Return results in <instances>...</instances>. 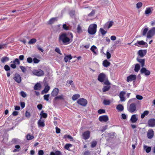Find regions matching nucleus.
I'll use <instances>...</instances> for the list:
<instances>
[{"instance_id":"obj_3","label":"nucleus","mask_w":155,"mask_h":155,"mask_svg":"<svg viewBox=\"0 0 155 155\" xmlns=\"http://www.w3.org/2000/svg\"><path fill=\"white\" fill-rule=\"evenodd\" d=\"M97 80L101 82H104L107 81H108L106 75L103 73H100L98 76Z\"/></svg>"},{"instance_id":"obj_4","label":"nucleus","mask_w":155,"mask_h":155,"mask_svg":"<svg viewBox=\"0 0 155 155\" xmlns=\"http://www.w3.org/2000/svg\"><path fill=\"white\" fill-rule=\"evenodd\" d=\"M155 35V27L152 28L147 32V38H151Z\"/></svg>"},{"instance_id":"obj_31","label":"nucleus","mask_w":155,"mask_h":155,"mask_svg":"<svg viewBox=\"0 0 155 155\" xmlns=\"http://www.w3.org/2000/svg\"><path fill=\"white\" fill-rule=\"evenodd\" d=\"M40 115L41 116V117L40 119H41L42 117L46 118L47 117V114L46 113H44V111L43 110H42L40 114Z\"/></svg>"},{"instance_id":"obj_34","label":"nucleus","mask_w":155,"mask_h":155,"mask_svg":"<svg viewBox=\"0 0 155 155\" xmlns=\"http://www.w3.org/2000/svg\"><path fill=\"white\" fill-rule=\"evenodd\" d=\"M149 113V112L148 110L145 111L143 114H142L141 116V118L142 119H143L144 118L145 116L147 115Z\"/></svg>"},{"instance_id":"obj_9","label":"nucleus","mask_w":155,"mask_h":155,"mask_svg":"<svg viewBox=\"0 0 155 155\" xmlns=\"http://www.w3.org/2000/svg\"><path fill=\"white\" fill-rule=\"evenodd\" d=\"M134 45L138 47H140V45H143V47L147 48L148 47L147 44L143 40L137 41V43H135Z\"/></svg>"},{"instance_id":"obj_8","label":"nucleus","mask_w":155,"mask_h":155,"mask_svg":"<svg viewBox=\"0 0 155 155\" xmlns=\"http://www.w3.org/2000/svg\"><path fill=\"white\" fill-rule=\"evenodd\" d=\"M136 109V105L134 103L131 104L129 107H127V110L131 113H134Z\"/></svg>"},{"instance_id":"obj_64","label":"nucleus","mask_w":155,"mask_h":155,"mask_svg":"<svg viewBox=\"0 0 155 155\" xmlns=\"http://www.w3.org/2000/svg\"><path fill=\"white\" fill-rule=\"evenodd\" d=\"M44 154V152L43 150H40L38 151V155H43Z\"/></svg>"},{"instance_id":"obj_24","label":"nucleus","mask_w":155,"mask_h":155,"mask_svg":"<svg viewBox=\"0 0 155 155\" xmlns=\"http://www.w3.org/2000/svg\"><path fill=\"white\" fill-rule=\"evenodd\" d=\"M9 60V57L7 56H5L3 57L1 59V61L2 63H5V62L8 61Z\"/></svg>"},{"instance_id":"obj_20","label":"nucleus","mask_w":155,"mask_h":155,"mask_svg":"<svg viewBox=\"0 0 155 155\" xmlns=\"http://www.w3.org/2000/svg\"><path fill=\"white\" fill-rule=\"evenodd\" d=\"M41 88V86L40 83H37L35 84L34 89L35 90H40Z\"/></svg>"},{"instance_id":"obj_1","label":"nucleus","mask_w":155,"mask_h":155,"mask_svg":"<svg viewBox=\"0 0 155 155\" xmlns=\"http://www.w3.org/2000/svg\"><path fill=\"white\" fill-rule=\"evenodd\" d=\"M70 38L68 37V34L65 33H61L59 35L58 38V42L61 44L67 45L72 41L73 35L72 33L70 34Z\"/></svg>"},{"instance_id":"obj_49","label":"nucleus","mask_w":155,"mask_h":155,"mask_svg":"<svg viewBox=\"0 0 155 155\" xmlns=\"http://www.w3.org/2000/svg\"><path fill=\"white\" fill-rule=\"evenodd\" d=\"M63 28L65 30H69V28L66 24H64L63 25Z\"/></svg>"},{"instance_id":"obj_6","label":"nucleus","mask_w":155,"mask_h":155,"mask_svg":"<svg viewBox=\"0 0 155 155\" xmlns=\"http://www.w3.org/2000/svg\"><path fill=\"white\" fill-rule=\"evenodd\" d=\"M77 102L79 104L84 107L86 106L87 103V101L83 98L79 99Z\"/></svg>"},{"instance_id":"obj_53","label":"nucleus","mask_w":155,"mask_h":155,"mask_svg":"<svg viewBox=\"0 0 155 155\" xmlns=\"http://www.w3.org/2000/svg\"><path fill=\"white\" fill-rule=\"evenodd\" d=\"M27 62L29 63H31L33 61V59L29 57L27 58Z\"/></svg>"},{"instance_id":"obj_25","label":"nucleus","mask_w":155,"mask_h":155,"mask_svg":"<svg viewBox=\"0 0 155 155\" xmlns=\"http://www.w3.org/2000/svg\"><path fill=\"white\" fill-rule=\"evenodd\" d=\"M153 8L151 7H150L147 8H146L145 11V14L146 15H148L149 14H150L152 13V10Z\"/></svg>"},{"instance_id":"obj_50","label":"nucleus","mask_w":155,"mask_h":155,"mask_svg":"<svg viewBox=\"0 0 155 155\" xmlns=\"http://www.w3.org/2000/svg\"><path fill=\"white\" fill-rule=\"evenodd\" d=\"M100 31L101 34L102 35H104L107 33V31H105L102 28H100Z\"/></svg>"},{"instance_id":"obj_39","label":"nucleus","mask_w":155,"mask_h":155,"mask_svg":"<svg viewBox=\"0 0 155 155\" xmlns=\"http://www.w3.org/2000/svg\"><path fill=\"white\" fill-rule=\"evenodd\" d=\"M15 148L17 149H15L13 150V152H18L20 150V147L19 145H15Z\"/></svg>"},{"instance_id":"obj_2","label":"nucleus","mask_w":155,"mask_h":155,"mask_svg":"<svg viewBox=\"0 0 155 155\" xmlns=\"http://www.w3.org/2000/svg\"><path fill=\"white\" fill-rule=\"evenodd\" d=\"M97 25L95 24H91L88 28V33L90 35H93L95 34L97 31Z\"/></svg>"},{"instance_id":"obj_40","label":"nucleus","mask_w":155,"mask_h":155,"mask_svg":"<svg viewBox=\"0 0 155 155\" xmlns=\"http://www.w3.org/2000/svg\"><path fill=\"white\" fill-rule=\"evenodd\" d=\"M11 63H13L16 64V63L17 64L19 65L20 64V62L19 59L18 58H16L13 61H11Z\"/></svg>"},{"instance_id":"obj_57","label":"nucleus","mask_w":155,"mask_h":155,"mask_svg":"<svg viewBox=\"0 0 155 155\" xmlns=\"http://www.w3.org/2000/svg\"><path fill=\"white\" fill-rule=\"evenodd\" d=\"M113 23H114V22L112 21H109V24H108V25L107 27V28L109 29L110 28V27H111L112 26Z\"/></svg>"},{"instance_id":"obj_21","label":"nucleus","mask_w":155,"mask_h":155,"mask_svg":"<svg viewBox=\"0 0 155 155\" xmlns=\"http://www.w3.org/2000/svg\"><path fill=\"white\" fill-rule=\"evenodd\" d=\"M138 120V118L136 117V114L133 115L130 119V121L132 123H136Z\"/></svg>"},{"instance_id":"obj_14","label":"nucleus","mask_w":155,"mask_h":155,"mask_svg":"<svg viewBox=\"0 0 155 155\" xmlns=\"http://www.w3.org/2000/svg\"><path fill=\"white\" fill-rule=\"evenodd\" d=\"M147 137L149 139H151L154 136V131L152 129H149L147 132Z\"/></svg>"},{"instance_id":"obj_10","label":"nucleus","mask_w":155,"mask_h":155,"mask_svg":"<svg viewBox=\"0 0 155 155\" xmlns=\"http://www.w3.org/2000/svg\"><path fill=\"white\" fill-rule=\"evenodd\" d=\"M147 51L146 50H140L137 52L138 56L140 58H142L146 54Z\"/></svg>"},{"instance_id":"obj_30","label":"nucleus","mask_w":155,"mask_h":155,"mask_svg":"<svg viewBox=\"0 0 155 155\" xmlns=\"http://www.w3.org/2000/svg\"><path fill=\"white\" fill-rule=\"evenodd\" d=\"M116 109L120 111H122L124 110V108L123 106L120 104L118 105L116 107Z\"/></svg>"},{"instance_id":"obj_58","label":"nucleus","mask_w":155,"mask_h":155,"mask_svg":"<svg viewBox=\"0 0 155 155\" xmlns=\"http://www.w3.org/2000/svg\"><path fill=\"white\" fill-rule=\"evenodd\" d=\"M20 95L22 97H26V94L23 91L20 92Z\"/></svg>"},{"instance_id":"obj_51","label":"nucleus","mask_w":155,"mask_h":155,"mask_svg":"<svg viewBox=\"0 0 155 155\" xmlns=\"http://www.w3.org/2000/svg\"><path fill=\"white\" fill-rule=\"evenodd\" d=\"M55 51L58 53L60 55H62V54L61 52V51L60 49L58 48H56L54 50Z\"/></svg>"},{"instance_id":"obj_17","label":"nucleus","mask_w":155,"mask_h":155,"mask_svg":"<svg viewBox=\"0 0 155 155\" xmlns=\"http://www.w3.org/2000/svg\"><path fill=\"white\" fill-rule=\"evenodd\" d=\"M99 120L101 122H106L108 120L109 118L107 116L103 115L100 116Z\"/></svg>"},{"instance_id":"obj_37","label":"nucleus","mask_w":155,"mask_h":155,"mask_svg":"<svg viewBox=\"0 0 155 155\" xmlns=\"http://www.w3.org/2000/svg\"><path fill=\"white\" fill-rule=\"evenodd\" d=\"M144 149H145V150L147 153L150 152L151 150V148L150 147H147L146 146H144Z\"/></svg>"},{"instance_id":"obj_62","label":"nucleus","mask_w":155,"mask_h":155,"mask_svg":"<svg viewBox=\"0 0 155 155\" xmlns=\"http://www.w3.org/2000/svg\"><path fill=\"white\" fill-rule=\"evenodd\" d=\"M56 132L57 134H59L60 132V129L57 127H56Z\"/></svg>"},{"instance_id":"obj_23","label":"nucleus","mask_w":155,"mask_h":155,"mask_svg":"<svg viewBox=\"0 0 155 155\" xmlns=\"http://www.w3.org/2000/svg\"><path fill=\"white\" fill-rule=\"evenodd\" d=\"M72 58V57L71 54H69L68 55H65L64 58V60L66 62H67L68 60H71Z\"/></svg>"},{"instance_id":"obj_13","label":"nucleus","mask_w":155,"mask_h":155,"mask_svg":"<svg viewBox=\"0 0 155 155\" xmlns=\"http://www.w3.org/2000/svg\"><path fill=\"white\" fill-rule=\"evenodd\" d=\"M137 61L140 63L141 66L143 68L145 66V60L144 58L141 59L140 57H137Z\"/></svg>"},{"instance_id":"obj_18","label":"nucleus","mask_w":155,"mask_h":155,"mask_svg":"<svg viewBox=\"0 0 155 155\" xmlns=\"http://www.w3.org/2000/svg\"><path fill=\"white\" fill-rule=\"evenodd\" d=\"M90 132L88 131L84 132L82 134L83 138L85 140L88 139L90 137Z\"/></svg>"},{"instance_id":"obj_61","label":"nucleus","mask_w":155,"mask_h":155,"mask_svg":"<svg viewBox=\"0 0 155 155\" xmlns=\"http://www.w3.org/2000/svg\"><path fill=\"white\" fill-rule=\"evenodd\" d=\"M84 155H91V152L87 150L84 152Z\"/></svg>"},{"instance_id":"obj_41","label":"nucleus","mask_w":155,"mask_h":155,"mask_svg":"<svg viewBox=\"0 0 155 155\" xmlns=\"http://www.w3.org/2000/svg\"><path fill=\"white\" fill-rule=\"evenodd\" d=\"M97 143V142L96 141H92L91 143V147L92 148L94 147H95Z\"/></svg>"},{"instance_id":"obj_44","label":"nucleus","mask_w":155,"mask_h":155,"mask_svg":"<svg viewBox=\"0 0 155 155\" xmlns=\"http://www.w3.org/2000/svg\"><path fill=\"white\" fill-rule=\"evenodd\" d=\"M77 32L78 33H80L82 32L81 28L79 25H78L77 28Z\"/></svg>"},{"instance_id":"obj_36","label":"nucleus","mask_w":155,"mask_h":155,"mask_svg":"<svg viewBox=\"0 0 155 155\" xmlns=\"http://www.w3.org/2000/svg\"><path fill=\"white\" fill-rule=\"evenodd\" d=\"M148 30V28H146L143 30L142 33V35L143 36H145L146 35Z\"/></svg>"},{"instance_id":"obj_16","label":"nucleus","mask_w":155,"mask_h":155,"mask_svg":"<svg viewBox=\"0 0 155 155\" xmlns=\"http://www.w3.org/2000/svg\"><path fill=\"white\" fill-rule=\"evenodd\" d=\"M148 126L150 127H153L155 126V119H150L148 121Z\"/></svg>"},{"instance_id":"obj_19","label":"nucleus","mask_w":155,"mask_h":155,"mask_svg":"<svg viewBox=\"0 0 155 155\" xmlns=\"http://www.w3.org/2000/svg\"><path fill=\"white\" fill-rule=\"evenodd\" d=\"M140 72L141 74L144 73L146 75H149L150 74V72L145 68H142L140 70Z\"/></svg>"},{"instance_id":"obj_47","label":"nucleus","mask_w":155,"mask_h":155,"mask_svg":"<svg viewBox=\"0 0 155 155\" xmlns=\"http://www.w3.org/2000/svg\"><path fill=\"white\" fill-rule=\"evenodd\" d=\"M126 92L124 91H121L119 94V97H124L126 94Z\"/></svg>"},{"instance_id":"obj_5","label":"nucleus","mask_w":155,"mask_h":155,"mask_svg":"<svg viewBox=\"0 0 155 155\" xmlns=\"http://www.w3.org/2000/svg\"><path fill=\"white\" fill-rule=\"evenodd\" d=\"M104 84L106 85V86H104L102 88V91L104 92H106L109 90L111 86H110V83L109 81H107L104 82Z\"/></svg>"},{"instance_id":"obj_32","label":"nucleus","mask_w":155,"mask_h":155,"mask_svg":"<svg viewBox=\"0 0 155 155\" xmlns=\"http://www.w3.org/2000/svg\"><path fill=\"white\" fill-rule=\"evenodd\" d=\"M140 68V66L139 64H135L134 70L135 72H137Z\"/></svg>"},{"instance_id":"obj_60","label":"nucleus","mask_w":155,"mask_h":155,"mask_svg":"<svg viewBox=\"0 0 155 155\" xmlns=\"http://www.w3.org/2000/svg\"><path fill=\"white\" fill-rule=\"evenodd\" d=\"M107 59H109L111 57V54L109 51L107 52Z\"/></svg>"},{"instance_id":"obj_27","label":"nucleus","mask_w":155,"mask_h":155,"mask_svg":"<svg viewBox=\"0 0 155 155\" xmlns=\"http://www.w3.org/2000/svg\"><path fill=\"white\" fill-rule=\"evenodd\" d=\"M110 64V63L107 60H104L103 63V66L105 67H107L109 66Z\"/></svg>"},{"instance_id":"obj_12","label":"nucleus","mask_w":155,"mask_h":155,"mask_svg":"<svg viewBox=\"0 0 155 155\" xmlns=\"http://www.w3.org/2000/svg\"><path fill=\"white\" fill-rule=\"evenodd\" d=\"M136 78V75L135 74H131L127 77L126 81L129 82L135 80Z\"/></svg>"},{"instance_id":"obj_43","label":"nucleus","mask_w":155,"mask_h":155,"mask_svg":"<svg viewBox=\"0 0 155 155\" xmlns=\"http://www.w3.org/2000/svg\"><path fill=\"white\" fill-rule=\"evenodd\" d=\"M26 138L27 140H29L33 139L34 138V137L32 135L28 134L26 136Z\"/></svg>"},{"instance_id":"obj_48","label":"nucleus","mask_w":155,"mask_h":155,"mask_svg":"<svg viewBox=\"0 0 155 155\" xmlns=\"http://www.w3.org/2000/svg\"><path fill=\"white\" fill-rule=\"evenodd\" d=\"M4 69L6 71H8L10 70V68L8 65L6 64L4 66Z\"/></svg>"},{"instance_id":"obj_7","label":"nucleus","mask_w":155,"mask_h":155,"mask_svg":"<svg viewBox=\"0 0 155 155\" xmlns=\"http://www.w3.org/2000/svg\"><path fill=\"white\" fill-rule=\"evenodd\" d=\"M32 73L34 75L38 76H41L44 75L43 71L40 69H34L32 71Z\"/></svg>"},{"instance_id":"obj_38","label":"nucleus","mask_w":155,"mask_h":155,"mask_svg":"<svg viewBox=\"0 0 155 155\" xmlns=\"http://www.w3.org/2000/svg\"><path fill=\"white\" fill-rule=\"evenodd\" d=\"M19 140L18 139H13L12 140V143L13 144H17L19 143Z\"/></svg>"},{"instance_id":"obj_55","label":"nucleus","mask_w":155,"mask_h":155,"mask_svg":"<svg viewBox=\"0 0 155 155\" xmlns=\"http://www.w3.org/2000/svg\"><path fill=\"white\" fill-rule=\"evenodd\" d=\"M20 68L23 73H25L26 70V68L24 66H20Z\"/></svg>"},{"instance_id":"obj_29","label":"nucleus","mask_w":155,"mask_h":155,"mask_svg":"<svg viewBox=\"0 0 155 155\" xmlns=\"http://www.w3.org/2000/svg\"><path fill=\"white\" fill-rule=\"evenodd\" d=\"M38 124L39 127H43L45 126V124L44 121H41V119L38 120Z\"/></svg>"},{"instance_id":"obj_26","label":"nucleus","mask_w":155,"mask_h":155,"mask_svg":"<svg viewBox=\"0 0 155 155\" xmlns=\"http://www.w3.org/2000/svg\"><path fill=\"white\" fill-rule=\"evenodd\" d=\"M58 17L52 18L48 21V24H51L54 23L55 21H57L58 20Z\"/></svg>"},{"instance_id":"obj_15","label":"nucleus","mask_w":155,"mask_h":155,"mask_svg":"<svg viewBox=\"0 0 155 155\" xmlns=\"http://www.w3.org/2000/svg\"><path fill=\"white\" fill-rule=\"evenodd\" d=\"M59 91L58 88H54L52 91L51 94L53 97H62L61 96H57V95L59 92Z\"/></svg>"},{"instance_id":"obj_35","label":"nucleus","mask_w":155,"mask_h":155,"mask_svg":"<svg viewBox=\"0 0 155 155\" xmlns=\"http://www.w3.org/2000/svg\"><path fill=\"white\" fill-rule=\"evenodd\" d=\"M37 40L35 38L31 39L28 42L29 44H33L36 42Z\"/></svg>"},{"instance_id":"obj_54","label":"nucleus","mask_w":155,"mask_h":155,"mask_svg":"<svg viewBox=\"0 0 155 155\" xmlns=\"http://www.w3.org/2000/svg\"><path fill=\"white\" fill-rule=\"evenodd\" d=\"M25 116L28 118H29L31 116V114L30 112L26 111L25 113Z\"/></svg>"},{"instance_id":"obj_42","label":"nucleus","mask_w":155,"mask_h":155,"mask_svg":"<svg viewBox=\"0 0 155 155\" xmlns=\"http://www.w3.org/2000/svg\"><path fill=\"white\" fill-rule=\"evenodd\" d=\"M103 104L104 105H109L110 104V101L109 100H104L103 101Z\"/></svg>"},{"instance_id":"obj_22","label":"nucleus","mask_w":155,"mask_h":155,"mask_svg":"<svg viewBox=\"0 0 155 155\" xmlns=\"http://www.w3.org/2000/svg\"><path fill=\"white\" fill-rule=\"evenodd\" d=\"M50 87L48 85H46L44 89L42 91L41 94H43L47 93L50 90Z\"/></svg>"},{"instance_id":"obj_52","label":"nucleus","mask_w":155,"mask_h":155,"mask_svg":"<svg viewBox=\"0 0 155 155\" xmlns=\"http://www.w3.org/2000/svg\"><path fill=\"white\" fill-rule=\"evenodd\" d=\"M34 63L35 64H37L39 62L40 60L37 59L35 58H34L33 59Z\"/></svg>"},{"instance_id":"obj_63","label":"nucleus","mask_w":155,"mask_h":155,"mask_svg":"<svg viewBox=\"0 0 155 155\" xmlns=\"http://www.w3.org/2000/svg\"><path fill=\"white\" fill-rule=\"evenodd\" d=\"M67 137L70 139L71 141H73L74 140L73 137L69 135H68L67 136Z\"/></svg>"},{"instance_id":"obj_33","label":"nucleus","mask_w":155,"mask_h":155,"mask_svg":"<svg viewBox=\"0 0 155 155\" xmlns=\"http://www.w3.org/2000/svg\"><path fill=\"white\" fill-rule=\"evenodd\" d=\"M50 155H61V153L60 151L57 150L55 153L53 152H51Z\"/></svg>"},{"instance_id":"obj_56","label":"nucleus","mask_w":155,"mask_h":155,"mask_svg":"<svg viewBox=\"0 0 155 155\" xmlns=\"http://www.w3.org/2000/svg\"><path fill=\"white\" fill-rule=\"evenodd\" d=\"M105 112V110H104L103 109H100L98 111V113L99 114H101L102 113H104Z\"/></svg>"},{"instance_id":"obj_28","label":"nucleus","mask_w":155,"mask_h":155,"mask_svg":"<svg viewBox=\"0 0 155 155\" xmlns=\"http://www.w3.org/2000/svg\"><path fill=\"white\" fill-rule=\"evenodd\" d=\"M97 49V48L94 45H93L91 48V50L95 55H97V53L95 50Z\"/></svg>"},{"instance_id":"obj_11","label":"nucleus","mask_w":155,"mask_h":155,"mask_svg":"<svg viewBox=\"0 0 155 155\" xmlns=\"http://www.w3.org/2000/svg\"><path fill=\"white\" fill-rule=\"evenodd\" d=\"M13 79L18 83H20L21 82V78L18 73H16L15 74Z\"/></svg>"},{"instance_id":"obj_59","label":"nucleus","mask_w":155,"mask_h":155,"mask_svg":"<svg viewBox=\"0 0 155 155\" xmlns=\"http://www.w3.org/2000/svg\"><path fill=\"white\" fill-rule=\"evenodd\" d=\"M95 11L94 10H92L88 15V16H92L95 14Z\"/></svg>"},{"instance_id":"obj_46","label":"nucleus","mask_w":155,"mask_h":155,"mask_svg":"<svg viewBox=\"0 0 155 155\" xmlns=\"http://www.w3.org/2000/svg\"><path fill=\"white\" fill-rule=\"evenodd\" d=\"M72 145L70 143H67L65 147H64V148L68 150V149L70 148V147H71Z\"/></svg>"},{"instance_id":"obj_45","label":"nucleus","mask_w":155,"mask_h":155,"mask_svg":"<svg viewBox=\"0 0 155 155\" xmlns=\"http://www.w3.org/2000/svg\"><path fill=\"white\" fill-rule=\"evenodd\" d=\"M143 4L141 2H139L136 4V7L138 9L140 8L142 6Z\"/></svg>"}]
</instances>
